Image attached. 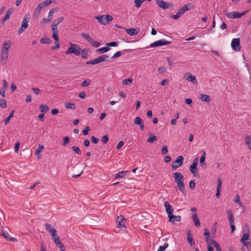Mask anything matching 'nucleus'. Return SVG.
<instances>
[{
  "mask_svg": "<svg viewBox=\"0 0 251 251\" xmlns=\"http://www.w3.org/2000/svg\"><path fill=\"white\" fill-rule=\"evenodd\" d=\"M168 152V148L166 146H164L161 150V153L162 154L165 155Z\"/></svg>",
  "mask_w": 251,
  "mask_h": 251,
  "instance_id": "obj_57",
  "label": "nucleus"
},
{
  "mask_svg": "<svg viewBox=\"0 0 251 251\" xmlns=\"http://www.w3.org/2000/svg\"><path fill=\"white\" fill-rule=\"evenodd\" d=\"M8 52H1V62L2 65L5 64L7 61Z\"/></svg>",
  "mask_w": 251,
  "mask_h": 251,
  "instance_id": "obj_29",
  "label": "nucleus"
},
{
  "mask_svg": "<svg viewBox=\"0 0 251 251\" xmlns=\"http://www.w3.org/2000/svg\"><path fill=\"white\" fill-rule=\"evenodd\" d=\"M217 183L218 186L217 188V192L216 193V196L217 198H219L220 196V192L221 191V184H222V180L220 178H218L217 179Z\"/></svg>",
  "mask_w": 251,
  "mask_h": 251,
  "instance_id": "obj_27",
  "label": "nucleus"
},
{
  "mask_svg": "<svg viewBox=\"0 0 251 251\" xmlns=\"http://www.w3.org/2000/svg\"><path fill=\"white\" fill-rule=\"evenodd\" d=\"M10 46L11 41L10 40L4 41L2 47L1 52H8Z\"/></svg>",
  "mask_w": 251,
  "mask_h": 251,
  "instance_id": "obj_18",
  "label": "nucleus"
},
{
  "mask_svg": "<svg viewBox=\"0 0 251 251\" xmlns=\"http://www.w3.org/2000/svg\"><path fill=\"white\" fill-rule=\"evenodd\" d=\"M0 234L4 237L7 241L15 242L17 240L13 237H10L9 234L6 231H4L3 228L0 231Z\"/></svg>",
  "mask_w": 251,
  "mask_h": 251,
  "instance_id": "obj_19",
  "label": "nucleus"
},
{
  "mask_svg": "<svg viewBox=\"0 0 251 251\" xmlns=\"http://www.w3.org/2000/svg\"><path fill=\"white\" fill-rule=\"evenodd\" d=\"M90 79H86L82 82V83H81V86L82 87H86L90 84Z\"/></svg>",
  "mask_w": 251,
  "mask_h": 251,
  "instance_id": "obj_52",
  "label": "nucleus"
},
{
  "mask_svg": "<svg viewBox=\"0 0 251 251\" xmlns=\"http://www.w3.org/2000/svg\"><path fill=\"white\" fill-rule=\"evenodd\" d=\"M133 81V79L130 77L128 78H126L123 80V83L124 85H127L130 84Z\"/></svg>",
  "mask_w": 251,
  "mask_h": 251,
  "instance_id": "obj_47",
  "label": "nucleus"
},
{
  "mask_svg": "<svg viewBox=\"0 0 251 251\" xmlns=\"http://www.w3.org/2000/svg\"><path fill=\"white\" fill-rule=\"evenodd\" d=\"M226 213L227 214L228 221L231 229V232L233 233L235 230V226L234 224V219L232 214V210L231 209H228L227 210Z\"/></svg>",
  "mask_w": 251,
  "mask_h": 251,
  "instance_id": "obj_11",
  "label": "nucleus"
},
{
  "mask_svg": "<svg viewBox=\"0 0 251 251\" xmlns=\"http://www.w3.org/2000/svg\"><path fill=\"white\" fill-rule=\"evenodd\" d=\"M200 99L201 101H205L207 103L210 102L211 100L210 96L206 94H201L200 95Z\"/></svg>",
  "mask_w": 251,
  "mask_h": 251,
  "instance_id": "obj_26",
  "label": "nucleus"
},
{
  "mask_svg": "<svg viewBox=\"0 0 251 251\" xmlns=\"http://www.w3.org/2000/svg\"><path fill=\"white\" fill-rule=\"evenodd\" d=\"M134 124L135 125H138L140 126V129L142 131L145 129L144 124L143 120L139 117L135 118L134 120Z\"/></svg>",
  "mask_w": 251,
  "mask_h": 251,
  "instance_id": "obj_21",
  "label": "nucleus"
},
{
  "mask_svg": "<svg viewBox=\"0 0 251 251\" xmlns=\"http://www.w3.org/2000/svg\"><path fill=\"white\" fill-rule=\"evenodd\" d=\"M101 141L103 143L106 144L108 141V136L107 135L103 136L101 139Z\"/></svg>",
  "mask_w": 251,
  "mask_h": 251,
  "instance_id": "obj_56",
  "label": "nucleus"
},
{
  "mask_svg": "<svg viewBox=\"0 0 251 251\" xmlns=\"http://www.w3.org/2000/svg\"><path fill=\"white\" fill-rule=\"evenodd\" d=\"M169 221L171 222L173 224H175V221L177 222H180L181 219L180 216H175L173 214L169 217Z\"/></svg>",
  "mask_w": 251,
  "mask_h": 251,
  "instance_id": "obj_23",
  "label": "nucleus"
},
{
  "mask_svg": "<svg viewBox=\"0 0 251 251\" xmlns=\"http://www.w3.org/2000/svg\"><path fill=\"white\" fill-rule=\"evenodd\" d=\"M126 32L129 36H134L137 35L140 31L139 28L126 29Z\"/></svg>",
  "mask_w": 251,
  "mask_h": 251,
  "instance_id": "obj_20",
  "label": "nucleus"
},
{
  "mask_svg": "<svg viewBox=\"0 0 251 251\" xmlns=\"http://www.w3.org/2000/svg\"><path fill=\"white\" fill-rule=\"evenodd\" d=\"M95 18L103 25H107L109 22L113 20L112 16L109 15L97 16Z\"/></svg>",
  "mask_w": 251,
  "mask_h": 251,
  "instance_id": "obj_6",
  "label": "nucleus"
},
{
  "mask_svg": "<svg viewBox=\"0 0 251 251\" xmlns=\"http://www.w3.org/2000/svg\"><path fill=\"white\" fill-rule=\"evenodd\" d=\"M211 243L212 245L215 248L216 251H222L221 247L217 241L215 240H212Z\"/></svg>",
  "mask_w": 251,
  "mask_h": 251,
  "instance_id": "obj_38",
  "label": "nucleus"
},
{
  "mask_svg": "<svg viewBox=\"0 0 251 251\" xmlns=\"http://www.w3.org/2000/svg\"><path fill=\"white\" fill-rule=\"evenodd\" d=\"M193 8V6L191 3L185 4L183 7H182L177 11L175 15H173L171 17L173 19L177 20L180 18V16H182L186 11L191 10Z\"/></svg>",
  "mask_w": 251,
  "mask_h": 251,
  "instance_id": "obj_2",
  "label": "nucleus"
},
{
  "mask_svg": "<svg viewBox=\"0 0 251 251\" xmlns=\"http://www.w3.org/2000/svg\"><path fill=\"white\" fill-rule=\"evenodd\" d=\"M9 18H10V16L5 14L4 17H3L1 20V23L4 24L6 22V21H7V20H8L9 19Z\"/></svg>",
  "mask_w": 251,
  "mask_h": 251,
  "instance_id": "obj_64",
  "label": "nucleus"
},
{
  "mask_svg": "<svg viewBox=\"0 0 251 251\" xmlns=\"http://www.w3.org/2000/svg\"><path fill=\"white\" fill-rule=\"evenodd\" d=\"M204 236H205V242L206 243H208L209 240V237H210V233L209 231V230L207 228H204Z\"/></svg>",
  "mask_w": 251,
  "mask_h": 251,
  "instance_id": "obj_36",
  "label": "nucleus"
},
{
  "mask_svg": "<svg viewBox=\"0 0 251 251\" xmlns=\"http://www.w3.org/2000/svg\"><path fill=\"white\" fill-rule=\"evenodd\" d=\"M192 219L193 221L194 222L195 225L196 226L199 227L200 226L201 223L197 213H194V214L192 216Z\"/></svg>",
  "mask_w": 251,
  "mask_h": 251,
  "instance_id": "obj_28",
  "label": "nucleus"
},
{
  "mask_svg": "<svg viewBox=\"0 0 251 251\" xmlns=\"http://www.w3.org/2000/svg\"><path fill=\"white\" fill-rule=\"evenodd\" d=\"M166 71V68L164 67H160L158 69V72L160 74H163Z\"/></svg>",
  "mask_w": 251,
  "mask_h": 251,
  "instance_id": "obj_63",
  "label": "nucleus"
},
{
  "mask_svg": "<svg viewBox=\"0 0 251 251\" xmlns=\"http://www.w3.org/2000/svg\"><path fill=\"white\" fill-rule=\"evenodd\" d=\"M65 107L66 108H70V109H75L76 106L75 103H67L65 105Z\"/></svg>",
  "mask_w": 251,
  "mask_h": 251,
  "instance_id": "obj_48",
  "label": "nucleus"
},
{
  "mask_svg": "<svg viewBox=\"0 0 251 251\" xmlns=\"http://www.w3.org/2000/svg\"><path fill=\"white\" fill-rule=\"evenodd\" d=\"M64 20V18L63 17H60L59 18L55 20L53 22V24L51 25V28H56L57 29V25L60 23L63 22Z\"/></svg>",
  "mask_w": 251,
  "mask_h": 251,
  "instance_id": "obj_24",
  "label": "nucleus"
},
{
  "mask_svg": "<svg viewBox=\"0 0 251 251\" xmlns=\"http://www.w3.org/2000/svg\"><path fill=\"white\" fill-rule=\"evenodd\" d=\"M190 170L191 172V173L193 174V175L194 176H196V172H197V170H197V166L195 165L194 164H192L190 166Z\"/></svg>",
  "mask_w": 251,
  "mask_h": 251,
  "instance_id": "obj_37",
  "label": "nucleus"
},
{
  "mask_svg": "<svg viewBox=\"0 0 251 251\" xmlns=\"http://www.w3.org/2000/svg\"><path fill=\"white\" fill-rule=\"evenodd\" d=\"M40 109L41 112H46L49 110V108L47 105L41 104L40 106Z\"/></svg>",
  "mask_w": 251,
  "mask_h": 251,
  "instance_id": "obj_41",
  "label": "nucleus"
},
{
  "mask_svg": "<svg viewBox=\"0 0 251 251\" xmlns=\"http://www.w3.org/2000/svg\"><path fill=\"white\" fill-rule=\"evenodd\" d=\"M195 182L194 180H192L189 182V186L191 189H194L195 187Z\"/></svg>",
  "mask_w": 251,
  "mask_h": 251,
  "instance_id": "obj_58",
  "label": "nucleus"
},
{
  "mask_svg": "<svg viewBox=\"0 0 251 251\" xmlns=\"http://www.w3.org/2000/svg\"><path fill=\"white\" fill-rule=\"evenodd\" d=\"M81 35L94 47L98 48L100 46V44L92 38L89 34L85 33H82Z\"/></svg>",
  "mask_w": 251,
  "mask_h": 251,
  "instance_id": "obj_9",
  "label": "nucleus"
},
{
  "mask_svg": "<svg viewBox=\"0 0 251 251\" xmlns=\"http://www.w3.org/2000/svg\"><path fill=\"white\" fill-rule=\"evenodd\" d=\"M245 143L248 146V149L251 151V135L245 136Z\"/></svg>",
  "mask_w": 251,
  "mask_h": 251,
  "instance_id": "obj_35",
  "label": "nucleus"
},
{
  "mask_svg": "<svg viewBox=\"0 0 251 251\" xmlns=\"http://www.w3.org/2000/svg\"><path fill=\"white\" fill-rule=\"evenodd\" d=\"M58 11V8H53L50 9L49 12L48 21H51L53 19V14Z\"/></svg>",
  "mask_w": 251,
  "mask_h": 251,
  "instance_id": "obj_31",
  "label": "nucleus"
},
{
  "mask_svg": "<svg viewBox=\"0 0 251 251\" xmlns=\"http://www.w3.org/2000/svg\"><path fill=\"white\" fill-rule=\"evenodd\" d=\"M127 171H121L115 175V178L117 179V178H124L126 176V175H127Z\"/></svg>",
  "mask_w": 251,
  "mask_h": 251,
  "instance_id": "obj_30",
  "label": "nucleus"
},
{
  "mask_svg": "<svg viewBox=\"0 0 251 251\" xmlns=\"http://www.w3.org/2000/svg\"><path fill=\"white\" fill-rule=\"evenodd\" d=\"M45 227L48 232L50 233L51 235H54L55 233L56 232V229L49 224H46Z\"/></svg>",
  "mask_w": 251,
  "mask_h": 251,
  "instance_id": "obj_22",
  "label": "nucleus"
},
{
  "mask_svg": "<svg viewBox=\"0 0 251 251\" xmlns=\"http://www.w3.org/2000/svg\"><path fill=\"white\" fill-rule=\"evenodd\" d=\"M171 42L166 41L165 39H161L158 41H155L152 43H151L150 45V47L151 48H153L155 47H159V46H163L171 44Z\"/></svg>",
  "mask_w": 251,
  "mask_h": 251,
  "instance_id": "obj_12",
  "label": "nucleus"
},
{
  "mask_svg": "<svg viewBox=\"0 0 251 251\" xmlns=\"http://www.w3.org/2000/svg\"><path fill=\"white\" fill-rule=\"evenodd\" d=\"M110 50V49L106 46L97 49L96 51V52L97 53H99L100 54H103L105 52L108 51Z\"/></svg>",
  "mask_w": 251,
  "mask_h": 251,
  "instance_id": "obj_33",
  "label": "nucleus"
},
{
  "mask_svg": "<svg viewBox=\"0 0 251 251\" xmlns=\"http://www.w3.org/2000/svg\"><path fill=\"white\" fill-rule=\"evenodd\" d=\"M51 237L54 242H56L60 240L59 236L57 233V232L55 233L54 235H51Z\"/></svg>",
  "mask_w": 251,
  "mask_h": 251,
  "instance_id": "obj_53",
  "label": "nucleus"
},
{
  "mask_svg": "<svg viewBox=\"0 0 251 251\" xmlns=\"http://www.w3.org/2000/svg\"><path fill=\"white\" fill-rule=\"evenodd\" d=\"M164 205L169 217L170 216L173 214L174 209L168 201H165L164 202Z\"/></svg>",
  "mask_w": 251,
  "mask_h": 251,
  "instance_id": "obj_17",
  "label": "nucleus"
},
{
  "mask_svg": "<svg viewBox=\"0 0 251 251\" xmlns=\"http://www.w3.org/2000/svg\"><path fill=\"white\" fill-rule=\"evenodd\" d=\"M40 42L42 44H50L51 42V41L48 38L43 37L40 40Z\"/></svg>",
  "mask_w": 251,
  "mask_h": 251,
  "instance_id": "obj_44",
  "label": "nucleus"
},
{
  "mask_svg": "<svg viewBox=\"0 0 251 251\" xmlns=\"http://www.w3.org/2000/svg\"><path fill=\"white\" fill-rule=\"evenodd\" d=\"M44 150V146L43 145H39L38 148L35 151V154L38 155L43 150Z\"/></svg>",
  "mask_w": 251,
  "mask_h": 251,
  "instance_id": "obj_51",
  "label": "nucleus"
},
{
  "mask_svg": "<svg viewBox=\"0 0 251 251\" xmlns=\"http://www.w3.org/2000/svg\"><path fill=\"white\" fill-rule=\"evenodd\" d=\"M157 138L155 135L150 136L147 140V142L149 143H152L154 141H157Z\"/></svg>",
  "mask_w": 251,
  "mask_h": 251,
  "instance_id": "obj_45",
  "label": "nucleus"
},
{
  "mask_svg": "<svg viewBox=\"0 0 251 251\" xmlns=\"http://www.w3.org/2000/svg\"><path fill=\"white\" fill-rule=\"evenodd\" d=\"M155 1L158 6L163 9H168L170 6L172 5V3L166 2L163 0H155Z\"/></svg>",
  "mask_w": 251,
  "mask_h": 251,
  "instance_id": "obj_15",
  "label": "nucleus"
},
{
  "mask_svg": "<svg viewBox=\"0 0 251 251\" xmlns=\"http://www.w3.org/2000/svg\"><path fill=\"white\" fill-rule=\"evenodd\" d=\"M184 158L182 156H178L176 159L174 161L171 165L172 169L173 171H175L177 168L182 165L183 163Z\"/></svg>",
  "mask_w": 251,
  "mask_h": 251,
  "instance_id": "obj_10",
  "label": "nucleus"
},
{
  "mask_svg": "<svg viewBox=\"0 0 251 251\" xmlns=\"http://www.w3.org/2000/svg\"><path fill=\"white\" fill-rule=\"evenodd\" d=\"M56 245L58 247L61 251H65V247L63 244L61 243L60 242V240H58L56 242H54Z\"/></svg>",
  "mask_w": 251,
  "mask_h": 251,
  "instance_id": "obj_39",
  "label": "nucleus"
},
{
  "mask_svg": "<svg viewBox=\"0 0 251 251\" xmlns=\"http://www.w3.org/2000/svg\"><path fill=\"white\" fill-rule=\"evenodd\" d=\"M183 78L187 81L192 82L194 84L197 85V79L195 75L190 73H186L183 75Z\"/></svg>",
  "mask_w": 251,
  "mask_h": 251,
  "instance_id": "obj_14",
  "label": "nucleus"
},
{
  "mask_svg": "<svg viewBox=\"0 0 251 251\" xmlns=\"http://www.w3.org/2000/svg\"><path fill=\"white\" fill-rule=\"evenodd\" d=\"M52 34V36L53 38V39L55 40V41H59V38H58V32L57 29L56 28H51Z\"/></svg>",
  "mask_w": 251,
  "mask_h": 251,
  "instance_id": "obj_34",
  "label": "nucleus"
},
{
  "mask_svg": "<svg viewBox=\"0 0 251 251\" xmlns=\"http://www.w3.org/2000/svg\"><path fill=\"white\" fill-rule=\"evenodd\" d=\"M0 106L3 108H5L7 106L6 100L4 99L0 100Z\"/></svg>",
  "mask_w": 251,
  "mask_h": 251,
  "instance_id": "obj_50",
  "label": "nucleus"
},
{
  "mask_svg": "<svg viewBox=\"0 0 251 251\" xmlns=\"http://www.w3.org/2000/svg\"><path fill=\"white\" fill-rule=\"evenodd\" d=\"M63 143L62 146L65 147L70 142V139L68 136H65L63 138Z\"/></svg>",
  "mask_w": 251,
  "mask_h": 251,
  "instance_id": "obj_42",
  "label": "nucleus"
},
{
  "mask_svg": "<svg viewBox=\"0 0 251 251\" xmlns=\"http://www.w3.org/2000/svg\"><path fill=\"white\" fill-rule=\"evenodd\" d=\"M175 182L177 184V187L179 190L185 195L186 191L184 185V177L183 175L179 172H176L173 174Z\"/></svg>",
  "mask_w": 251,
  "mask_h": 251,
  "instance_id": "obj_1",
  "label": "nucleus"
},
{
  "mask_svg": "<svg viewBox=\"0 0 251 251\" xmlns=\"http://www.w3.org/2000/svg\"><path fill=\"white\" fill-rule=\"evenodd\" d=\"M109 56L106 54L101 55L94 59L88 61L86 62L87 65H95L103 61H108Z\"/></svg>",
  "mask_w": 251,
  "mask_h": 251,
  "instance_id": "obj_5",
  "label": "nucleus"
},
{
  "mask_svg": "<svg viewBox=\"0 0 251 251\" xmlns=\"http://www.w3.org/2000/svg\"><path fill=\"white\" fill-rule=\"evenodd\" d=\"M20 145V143L19 142H18L15 143V146H14V151L16 153L18 152Z\"/></svg>",
  "mask_w": 251,
  "mask_h": 251,
  "instance_id": "obj_61",
  "label": "nucleus"
},
{
  "mask_svg": "<svg viewBox=\"0 0 251 251\" xmlns=\"http://www.w3.org/2000/svg\"><path fill=\"white\" fill-rule=\"evenodd\" d=\"M207 251H214V248L211 246L212 244L211 243V241H209L208 243H207Z\"/></svg>",
  "mask_w": 251,
  "mask_h": 251,
  "instance_id": "obj_55",
  "label": "nucleus"
},
{
  "mask_svg": "<svg viewBox=\"0 0 251 251\" xmlns=\"http://www.w3.org/2000/svg\"><path fill=\"white\" fill-rule=\"evenodd\" d=\"M106 46L108 47H116L118 46V43L117 42H112L106 44Z\"/></svg>",
  "mask_w": 251,
  "mask_h": 251,
  "instance_id": "obj_60",
  "label": "nucleus"
},
{
  "mask_svg": "<svg viewBox=\"0 0 251 251\" xmlns=\"http://www.w3.org/2000/svg\"><path fill=\"white\" fill-rule=\"evenodd\" d=\"M169 244L168 243H165L163 246H160L159 247L157 251H164L165 249L168 247Z\"/></svg>",
  "mask_w": 251,
  "mask_h": 251,
  "instance_id": "obj_49",
  "label": "nucleus"
},
{
  "mask_svg": "<svg viewBox=\"0 0 251 251\" xmlns=\"http://www.w3.org/2000/svg\"><path fill=\"white\" fill-rule=\"evenodd\" d=\"M42 8H43V7L41 6V4L39 3L34 11L33 14V17L34 18L36 19L38 18Z\"/></svg>",
  "mask_w": 251,
  "mask_h": 251,
  "instance_id": "obj_25",
  "label": "nucleus"
},
{
  "mask_svg": "<svg viewBox=\"0 0 251 251\" xmlns=\"http://www.w3.org/2000/svg\"><path fill=\"white\" fill-rule=\"evenodd\" d=\"M203 152V155L201 156L200 160V163L201 166L204 164V162L205 161V156H206V152L204 151H202Z\"/></svg>",
  "mask_w": 251,
  "mask_h": 251,
  "instance_id": "obj_43",
  "label": "nucleus"
},
{
  "mask_svg": "<svg viewBox=\"0 0 251 251\" xmlns=\"http://www.w3.org/2000/svg\"><path fill=\"white\" fill-rule=\"evenodd\" d=\"M52 3V0H46L44 2L40 3L41 6L44 8L48 6Z\"/></svg>",
  "mask_w": 251,
  "mask_h": 251,
  "instance_id": "obj_40",
  "label": "nucleus"
},
{
  "mask_svg": "<svg viewBox=\"0 0 251 251\" xmlns=\"http://www.w3.org/2000/svg\"><path fill=\"white\" fill-rule=\"evenodd\" d=\"M72 149L77 154H81V151L80 149L76 146H72Z\"/></svg>",
  "mask_w": 251,
  "mask_h": 251,
  "instance_id": "obj_46",
  "label": "nucleus"
},
{
  "mask_svg": "<svg viewBox=\"0 0 251 251\" xmlns=\"http://www.w3.org/2000/svg\"><path fill=\"white\" fill-rule=\"evenodd\" d=\"M30 19V14L28 13L25 14L22 23V25L21 27L19 28L18 31V33L19 35H20L22 32H23L26 28H27L28 25V23L29 22Z\"/></svg>",
  "mask_w": 251,
  "mask_h": 251,
  "instance_id": "obj_4",
  "label": "nucleus"
},
{
  "mask_svg": "<svg viewBox=\"0 0 251 251\" xmlns=\"http://www.w3.org/2000/svg\"><path fill=\"white\" fill-rule=\"evenodd\" d=\"M81 57L83 58H87L88 56L87 52L85 51V49L81 50Z\"/></svg>",
  "mask_w": 251,
  "mask_h": 251,
  "instance_id": "obj_54",
  "label": "nucleus"
},
{
  "mask_svg": "<svg viewBox=\"0 0 251 251\" xmlns=\"http://www.w3.org/2000/svg\"><path fill=\"white\" fill-rule=\"evenodd\" d=\"M125 220V218L123 216L120 215L118 216L117 219V227L118 228H123V230H126V227L125 226V222H124Z\"/></svg>",
  "mask_w": 251,
  "mask_h": 251,
  "instance_id": "obj_13",
  "label": "nucleus"
},
{
  "mask_svg": "<svg viewBox=\"0 0 251 251\" xmlns=\"http://www.w3.org/2000/svg\"><path fill=\"white\" fill-rule=\"evenodd\" d=\"M124 144L125 143L124 141H121L118 143L116 146V149L118 150H120L121 148V147L124 145Z\"/></svg>",
  "mask_w": 251,
  "mask_h": 251,
  "instance_id": "obj_62",
  "label": "nucleus"
},
{
  "mask_svg": "<svg viewBox=\"0 0 251 251\" xmlns=\"http://www.w3.org/2000/svg\"><path fill=\"white\" fill-rule=\"evenodd\" d=\"M81 49L77 44L70 43V47L66 51V54L73 53L75 55H79L81 53Z\"/></svg>",
  "mask_w": 251,
  "mask_h": 251,
  "instance_id": "obj_3",
  "label": "nucleus"
},
{
  "mask_svg": "<svg viewBox=\"0 0 251 251\" xmlns=\"http://www.w3.org/2000/svg\"><path fill=\"white\" fill-rule=\"evenodd\" d=\"M248 11H245L243 12H238L232 11L231 12H227L226 11L225 12V15L228 18L236 19L241 18L243 15H245Z\"/></svg>",
  "mask_w": 251,
  "mask_h": 251,
  "instance_id": "obj_8",
  "label": "nucleus"
},
{
  "mask_svg": "<svg viewBox=\"0 0 251 251\" xmlns=\"http://www.w3.org/2000/svg\"><path fill=\"white\" fill-rule=\"evenodd\" d=\"M246 232L243 235L240 241L244 246H246L247 248H250L251 247L250 242L248 241V240H249L250 231L248 225H246Z\"/></svg>",
  "mask_w": 251,
  "mask_h": 251,
  "instance_id": "obj_7",
  "label": "nucleus"
},
{
  "mask_svg": "<svg viewBox=\"0 0 251 251\" xmlns=\"http://www.w3.org/2000/svg\"><path fill=\"white\" fill-rule=\"evenodd\" d=\"M187 239L190 245L192 246L195 244V242L193 240L192 235L190 231H189L187 233Z\"/></svg>",
  "mask_w": 251,
  "mask_h": 251,
  "instance_id": "obj_32",
  "label": "nucleus"
},
{
  "mask_svg": "<svg viewBox=\"0 0 251 251\" xmlns=\"http://www.w3.org/2000/svg\"><path fill=\"white\" fill-rule=\"evenodd\" d=\"M90 130V128L89 126H86L84 129L83 130V134L84 135L88 134L89 131Z\"/></svg>",
  "mask_w": 251,
  "mask_h": 251,
  "instance_id": "obj_59",
  "label": "nucleus"
},
{
  "mask_svg": "<svg viewBox=\"0 0 251 251\" xmlns=\"http://www.w3.org/2000/svg\"><path fill=\"white\" fill-rule=\"evenodd\" d=\"M231 47L235 51H239L240 50L239 38H234L232 40Z\"/></svg>",
  "mask_w": 251,
  "mask_h": 251,
  "instance_id": "obj_16",
  "label": "nucleus"
}]
</instances>
